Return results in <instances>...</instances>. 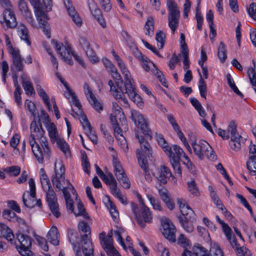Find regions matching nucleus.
Instances as JSON below:
<instances>
[{
    "label": "nucleus",
    "instance_id": "nucleus-1",
    "mask_svg": "<svg viewBox=\"0 0 256 256\" xmlns=\"http://www.w3.org/2000/svg\"><path fill=\"white\" fill-rule=\"evenodd\" d=\"M30 130L29 144L37 160L42 164L44 158L50 159L51 152L48 140L44 136L45 131L42 128L40 118L38 122L35 120L32 122Z\"/></svg>",
    "mask_w": 256,
    "mask_h": 256
},
{
    "label": "nucleus",
    "instance_id": "nucleus-2",
    "mask_svg": "<svg viewBox=\"0 0 256 256\" xmlns=\"http://www.w3.org/2000/svg\"><path fill=\"white\" fill-rule=\"evenodd\" d=\"M30 0L32 5L34 8V13L38 22L40 27L42 28V30L48 38L51 36L50 26L47 22L48 16L44 12L50 11L52 10V2L51 0Z\"/></svg>",
    "mask_w": 256,
    "mask_h": 256
},
{
    "label": "nucleus",
    "instance_id": "nucleus-3",
    "mask_svg": "<svg viewBox=\"0 0 256 256\" xmlns=\"http://www.w3.org/2000/svg\"><path fill=\"white\" fill-rule=\"evenodd\" d=\"M42 187L46 193V200L52 214L58 218L60 216L56 195L53 190L50 180L46 173L40 174Z\"/></svg>",
    "mask_w": 256,
    "mask_h": 256
},
{
    "label": "nucleus",
    "instance_id": "nucleus-4",
    "mask_svg": "<svg viewBox=\"0 0 256 256\" xmlns=\"http://www.w3.org/2000/svg\"><path fill=\"white\" fill-rule=\"evenodd\" d=\"M52 44L54 46L60 56L68 64L72 65L73 64L72 60V56L82 66H84V63L82 58L72 52L69 44H66V46H64L62 43H58L55 40H52Z\"/></svg>",
    "mask_w": 256,
    "mask_h": 256
},
{
    "label": "nucleus",
    "instance_id": "nucleus-5",
    "mask_svg": "<svg viewBox=\"0 0 256 256\" xmlns=\"http://www.w3.org/2000/svg\"><path fill=\"white\" fill-rule=\"evenodd\" d=\"M140 204L142 206V218H141L138 206L134 202L131 203V208L132 212L135 215V218L138 224L142 228H144L146 226L145 222H150L152 221V216L150 208L145 206L143 200L140 195L138 196Z\"/></svg>",
    "mask_w": 256,
    "mask_h": 256
},
{
    "label": "nucleus",
    "instance_id": "nucleus-6",
    "mask_svg": "<svg viewBox=\"0 0 256 256\" xmlns=\"http://www.w3.org/2000/svg\"><path fill=\"white\" fill-rule=\"evenodd\" d=\"M136 137L138 140L140 148L136 150V156L138 161V164H142L145 168L144 164V162H148L146 158L152 157V149L150 143L144 138L142 136H138L137 134H136ZM152 160V159H150Z\"/></svg>",
    "mask_w": 256,
    "mask_h": 256
},
{
    "label": "nucleus",
    "instance_id": "nucleus-7",
    "mask_svg": "<svg viewBox=\"0 0 256 256\" xmlns=\"http://www.w3.org/2000/svg\"><path fill=\"white\" fill-rule=\"evenodd\" d=\"M192 146L194 154L199 159L202 160L204 158H207L211 160L216 159L214 150L207 142L201 140L198 142L192 143Z\"/></svg>",
    "mask_w": 256,
    "mask_h": 256
},
{
    "label": "nucleus",
    "instance_id": "nucleus-8",
    "mask_svg": "<svg viewBox=\"0 0 256 256\" xmlns=\"http://www.w3.org/2000/svg\"><path fill=\"white\" fill-rule=\"evenodd\" d=\"M16 240L18 244L16 243V244L13 245L16 248L19 254L22 256H30L32 255V252L30 250L32 247V239L30 238L23 234H16Z\"/></svg>",
    "mask_w": 256,
    "mask_h": 256
},
{
    "label": "nucleus",
    "instance_id": "nucleus-9",
    "mask_svg": "<svg viewBox=\"0 0 256 256\" xmlns=\"http://www.w3.org/2000/svg\"><path fill=\"white\" fill-rule=\"evenodd\" d=\"M166 6L169 12L168 18V26L174 34L178 26L180 11L178 9L177 4L174 0H167Z\"/></svg>",
    "mask_w": 256,
    "mask_h": 256
},
{
    "label": "nucleus",
    "instance_id": "nucleus-10",
    "mask_svg": "<svg viewBox=\"0 0 256 256\" xmlns=\"http://www.w3.org/2000/svg\"><path fill=\"white\" fill-rule=\"evenodd\" d=\"M110 119L116 138L118 140H121V144L126 145L128 148L126 140L122 134V130L120 126V122H122V121L125 122L126 121L124 114L120 112H118V115L114 116L112 114Z\"/></svg>",
    "mask_w": 256,
    "mask_h": 256
},
{
    "label": "nucleus",
    "instance_id": "nucleus-11",
    "mask_svg": "<svg viewBox=\"0 0 256 256\" xmlns=\"http://www.w3.org/2000/svg\"><path fill=\"white\" fill-rule=\"evenodd\" d=\"M5 8L3 13L2 17L0 20V22L2 25L6 26V28L14 29L18 26V22L14 12L12 9V6L10 4H8Z\"/></svg>",
    "mask_w": 256,
    "mask_h": 256
},
{
    "label": "nucleus",
    "instance_id": "nucleus-12",
    "mask_svg": "<svg viewBox=\"0 0 256 256\" xmlns=\"http://www.w3.org/2000/svg\"><path fill=\"white\" fill-rule=\"evenodd\" d=\"M131 118L136 126L142 130L144 135L149 137L150 139L151 140L152 138V132L148 128L147 122L144 116L136 110H132Z\"/></svg>",
    "mask_w": 256,
    "mask_h": 256
},
{
    "label": "nucleus",
    "instance_id": "nucleus-13",
    "mask_svg": "<svg viewBox=\"0 0 256 256\" xmlns=\"http://www.w3.org/2000/svg\"><path fill=\"white\" fill-rule=\"evenodd\" d=\"M30 191L26 190L22 195V201L24 205L28 208L35 206L36 200V188L34 180L30 178L28 180Z\"/></svg>",
    "mask_w": 256,
    "mask_h": 256
},
{
    "label": "nucleus",
    "instance_id": "nucleus-14",
    "mask_svg": "<svg viewBox=\"0 0 256 256\" xmlns=\"http://www.w3.org/2000/svg\"><path fill=\"white\" fill-rule=\"evenodd\" d=\"M52 182L54 186L60 190L65 182V167L62 164H59L58 168L56 163L54 164V174L52 176Z\"/></svg>",
    "mask_w": 256,
    "mask_h": 256
},
{
    "label": "nucleus",
    "instance_id": "nucleus-15",
    "mask_svg": "<svg viewBox=\"0 0 256 256\" xmlns=\"http://www.w3.org/2000/svg\"><path fill=\"white\" fill-rule=\"evenodd\" d=\"M108 85L110 87V92L112 96L117 100L120 104L125 107L128 106V100L124 96V87H118L114 86V82L112 80L108 82Z\"/></svg>",
    "mask_w": 256,
    "mask_h": 256
},
{
    "label": "nucleus",
    "instance_id": "nucleus-16",
    "mask_svg": "<svg viewBox=\"0 0 256 256\" xmlns=\"http://www.w3.org/2000/svg\"><path fill=\"white\" fill-rule=\"evenodd\" d=\"M162 224L163 228L162 234L164 237L170 241L175 242L176 229L172 222L164 218L162 220Z\"/></svg>",
    "mask_w": 256,
    "mask_h": 256
},
{
    "label": "nucleus",
    "instance_id": "nucleus-17",
    "mask_svg": "<svg viewBox=\"0 0 256 256\" xmlns=\"http://www.w3.org/2000/svg\"><path fill=\"white\" fill-rule=\"evenodd\" d=\"M10 50L12 57V64L11 66L12 70L22 72L24 69L23 60L18 49L11 48Z\"/></svg>",
    "mask_w": 256,
    "mask_h": 256
},
{
    "label": "nucleus",
    "instance_id": "nucleus-18",
    "mask_svg": "<svg viewBox=\"0 0 256 256\" xmlns=\"http://www.w3.org/2000/svg\"><path fill=\"white\" fill-rule=\"evenodd\" d=\"M176 202L179 206L181 214L182 215V216H181L183 218L189 220L195 219L194 212L186 204V201L184 200L182 198H178Z\"/></svg>",
    "mask_w": 256,
    "mask_h": 256
},
{
    "label": "nucleus",
    "instance_id": "nucleus-19",
    "mask_svg": "<svg viewBox=\"0 0 256 256\" xmlns=\"http://www.w3.org/2000/svg\"><path fill=\"white\" fill-rule=\"evenodd\" d=\"M84 94H86L89 102L96 110L100 112L103 109L102 106V104L98 101L94 94L90 89L88 84L86 83H85L84 85Z\"/></svg>",
    "mask_w": 256,
    "mask_h": 256
},
{
    "label": "nucleus",
    "instance_id": "nucleus-20",
    "mask_svg": "<svg viewBox=\"0 0 256 256\" xmlns=\"http://www.w3.org/2000/svg\"><path fill=\"white\" fill-rule=\"evenodd\" d=\"M80 122L83 128L86 130V134L88 136L90 140L94 144H97L98 137L96 135L95 131L90 125L86 116L82 115L80 118Z\"/></svg>",
    "mask_w": 256,
    "mask_h": 256
},
{
    "label": "nucleus",
    "instance_id": "nucleus-21",
    "mask_svg": "<svg viewBox=\"0 0 256 256\" xmlns=\"http://www.w3.org/2000/svg\"><path fill=\"white\" fill-rule=\"evenodd\" d=\"M125 93L128 94L130 98L136 103L138 106H141L142 104V99L140 96L136 93L135 86L132 82L128 84H124Z\"/></svg>",
    "mask_w": 256,
    "mask_h": 256
},
{
    "label": "nucleus",
    "instance_id": "nucleus-22",
    "mask_svg": "<svg viewBox=\"0 0 256 256\" xmlns=\"http://www.w3.org/2000/svg\"><path fill=\"white\" fill-rule=\"evenodd\" d=\"M82 250L84 256H94V247L87 234L81 236Z\"/></svg>",
    "mask_w": 256,
    "mask_h": 256
},
{
    "label": "nucleus",
    "instance_id": "nucleus-23",
    "mask_svg": "<svg viewBox=\"0 0 256 256\" xmlns=\"http://www.w3.org/2000/svg\"><path fill=\"white\" fill-rule=\"evenodd\" d=\"M165 153L170 160H180V156L185 154L184 150L178 145L174 144L172 148L170 147L165 150Z\"/></svg>",
    "mask_w": 256,
    "mask_h": 256
},
{
    "label": "nucleus",
    "instance_id": "nucleus-24",
    "mask_svg": "<svg viewBox=\"0 0 256 256\" xmlns=\"http://www.w3.org/2000/svg\"><path fill=\"white\" fill-rule=\"evenodd\" d=\"M18 7L28 22L34 26V19L32 16L30 11L28 9L25 0H19Z\"/></svg>",
    "mask_w": 256,
    "mask_h": 256
},
{
    "label": "nucleus",
    "instance_id": "nucleus-25",
    "mask_svg": "<svg viewBox=\"0 0 256 256\" xmlns=\"http://www.w3.org/2000/svg\"><path fill=\"white\" fill-rule=\"evenodd\" d=\"M171 176L172 173L170 169L165 166H160L159 174L156 178L160 184H164L167 183L168 180Z\"/></svg>",
    "mask_w": 256,
    "mask_h": 256
},
{
    "label": "nucleus",
    "instance_id": "nucleus-26",
    "mask_svg": "<svg viewBox=\"0 0 256 256\" xmlns=\"http://www.w3.org/2000/svg\"><path fill=\"white\" fill-rule=\"evenodd\" d=\"M0 232L2 236L12 244H16V240L12 230L4 224H0Z\"/></svg>",
    "mask_w": 256,
    "mask_h": 256
},
{
    "label": "nucleus",
    "instance_id": "nucleus-27",
    "mask_svg": "<svg viewBox=\"0 0 256 256\" xmlns=\"http://www.w3.org/2000/svg\"><path fill=\"white\" fill-rule=\"evenodd\" d=\"M18 33L21 40H24L28 46H30L31 42L28 30L23 24L20 23L18 27Z\"/></svg>",
    "mask_w": 256,
    "mask_h": 256
},
{
    "label": "nucleus",
    "instance_id": "nucleus-28",
    "mask_svg": "<svg viewBox=\"0 0 256 256\" xmlns=\"http://www.w3.org/2000/svg\"><path fill=\"white\" fill-rule=\"evenodd\" d=\"M230 244L234 249L238 256H248L250 254V250L246 247L240 246L236 238L232 239V242Z\"/></svg>",
    "mask_w": 256,
    "mask_h": 256
},
{
    "label": "nucleus",
    "instance_id": "nucleus-29",
    "mask_svg": "<svg viewBox=\"0 0 256 256\" xmlns=\"http://www.w3.org/2000/svg\"><path fill=\"white\" fill-rule=\"evenodd\" d=\"M124 34L126 36V41H130V42L129 47L130 50L131 52L136 58H138L140 61L144 58L145 56L143 55L142 54V52L138 50V48L135 46L134 42L131 41L130 36H129L126 32H124Z\"/></svg>",
    "mask_w": 256,
    "mask_h": 256
},
{
    "label": "nucleus",
    "instance_id": "nucleus-30",
    "mask_svg": "<svg viewBox=\"0 0 256 256\" xmlns=\"http://www.w3.org/2000/svg\"><path fill=\"white\" fill-rule=\"evenodd\" d=\"M12 78L14 82V85L16 88L14 92V97L15 99V102H16L17 104L20 106L22 104L20 88L18 84V76L16 74H12Z\"/></svg>",
    "mask_w": 256,
    "mask_h": 256
},
{
    "label": "nucleus",
    "instance_id": "nucleus-31",
    "mask_svg": "<svg viewBox=\"0 0 256 256\" xmlns=\"http://www.w3.org/2000/svg\"><path fill=\"white\" fill-rule=\"evenodd\" d=\"M178 218L182 226L186 232L190 233L194 231V226L193 225V222L195 220L196 218L189 220L183 218L180 216H179Z\"/></svg>",
    "mask_w": 256,
    "mask_h": 256
},
{
    "label": "nucleus",
    "instance_id": "nucleus-32",
    "mask_svg": "<svg viewBox=\"0 0 256 256\" xmlns=\"http://www.w3.org/2000/svg\"><path fill=\"white\" fill-rule=\"evenodd\" d=\"M196 254L192 253L190 251L185 249L182 254V256H210V252L206 248L200 246L198 247Z\"/></svg>",
    "mask_w": 256,
    "mask_h": 256
},
{
    "label": "nucleus",
    "instance_id": "nucleus-33",
    "mask_svg": "<svg viewBox=\"0 0 256 256\" xmlns=\"http://www.w3.org/2000/svg\"><path fill=\"white\" fill-rule=\"evenodd\" d=\"M58 230L56 226H52L48 233L46 238L51 244L54 246H58L59 244L58 240Z\"/></svg>",
    "mask_w": 256,
    "mask_h": 256
},
{
    "label": "nucleus",
    "instance_id": "nucleus-34",
    "mask_svg": "<svg viewBox=\"0 0 256 256\" xmlns=\"http://www.w3.org/2000/svg\"><path fill=\"white\" fill-rule=\"evenodd\" d=\"M46 128L49 136L52 141H56L60 138L57 133L56 128L53 122L47 124Z\"/></svg>",
    "mask_w": 256,
    "mask_h": 256
},
{
    "label": "nucleus",
    "instance_id": "nucleus-35",
    "mask_svg": "<svg viewBox=\"0 0 256 256\" xmlns=\"http://www.w3.org/2000/svg\"><path fill=\"white\" fill-rule=\"evenodd\" d=\"M88 5L92 14L96 19L102 16L100 10L97 8L96 4L94 0H88Z\"/></svg>",
    "mask_w": 256,
    "mask_h": 256
},
{
    "label": "nucleus",
    "instance_id": "nucleus-36",
    "mask_svg": "<svg viewBox=\"0 0 256 256\" xmlns=\"http://www.w3.org/2000/svg\"><path fill=\"white\" fill-rule=\"evenodd\" d=\"M246 167L250 174H256V154L250 156L248 160L246 162Z\"/></svg>",
    "mask_w": 256,
    "mask_h": 256
},
{
    "label": "nucleus",
    "instance_id": "nucleus-37",
    "mask_svg": "<svg viewBox=\"0 0 256 256\" xmlns=\"http://www.w3.org/2000/svg\"><path fill=\"white\" fill-rule=\"evenodd\" d=\"M144 28L146 30V34L152 36L154 34V19L152 16H148Z\"/></svg>",
    "mask_w": 256,
    "mask_h": 256
},
{
    "label": "nucleus",
    "instance_id": "nucleus-38",
    "mask_svg": "<svg viewBox=\"0 0 256 256\" xmlns=\"http://www.w3.org/2000/svg\"><path fill=\"white\" fill-rule=\"evenodd\" d=\"M68 236L69 241L72 246L74 250H75L76 246H79L77 242L78 238V234L76 231L70 230H68Z\"/></svg>",
    "mask_w": 256,
    "mask_h": 256
},
{
    "label": "nucleus",
    "instance_id": "nucleus-39",
    "mask_svg": "<svg viewBox=\"0 0 256 256\" xmlns=\"http://www.w3.org/2000/svg\"><path fill=\"white\" fill-rule=\"evenodd\" d=\"M190 101L192 104L198 112L200 116L204 118L206 116V114L204 110L202 108L201 104L197 100V98H192L190 100Z\"/></svg>",
    "mask_w": 256,
    "mask_h": 256
},
{
    "label": "nucleus",
    "instance_id": "nucleus-40",
    "mask_svg": "<svg viewBox=\"0 0 256 256\" xmlns=\"http://www.w3.org/2000/svg\"><path fill=\"white\" fill-rule=\"evenodd\" d=\"M218 56L220 58V60L222 63L226 61L227 58L226 46L222 42H221L220 43L218 50Z\"/></svg>",
    "mask_w": 256,
    "mask_h": 256
},
{
    "label": "nucleus",
    "instance_id": "nucleus-41",
    "mask_svg": "<svg viewBox=\"0 0 256 256\" xmlns=\"http://www.w3.org/2000/svg\"><path fill=\"white\" fill-rule=\"evenodd\" d=\"M199 74L200 76V78L198 81V89L200 93L202 98L206 99V95L208 92L206 84L204 78H202L200 73Z\"/></svg>",
    "mask_w": 256,
    "mask_h": 256
},
{
    "label": "nucleus",
    "instance_id": "nucleus-42",
    "mask_svg": "<svg viewBox=\"0 0 256 256\" xmlns=\"http://www.w3.org/2000/svg\"><path fill=\"white\" fill-rule=\"evenodd\" d=\"M118 64L120 68V69L121 72H122V74L124 76V78L125 80L124 84H128V82H129L130 83L132 82V78H131L130 72L126 67L124 64L123 62V61L120 62Z\"/></svg>",
    "mask_w": 256,
    "mask_h": 256
},
{
    "label": "nucleus",
    "instance_id": "nucleus-43",
    "mask_svg": "<svg viewBox=\"0 0 256 256\" xmlns=\"http://www.w3.org/2000/svg\"><path fill=\"white\" fill-rule=\"evenodd\" d=\"M113 166L114 174L116 178L125 174L124 170L120 162L116 158H114L113 160Z\"/></svg>",
    "mask_w": 256,
    "mask_h": 256
},
{
    "label": "nucleus",
    "instance_id": "nucleus-44",
    "mask_svg": "<svg viewBox=\"0 0 256 256\" xmlns=\"http://www.w3.org/2000/svg\"><path fill=\"white\" fill-rule=\"evenodd\" d=\"M166 39L165 34L161 30L156 32V40L157 42L158 46L160 49H162Z\"/></svg>",
    "mask_w": 256,
    "mask_h": 256
},
{
    "label": "nucleus",
    "instance_id": "nucleus-45",
    "mask_svg": "<svg viewBox=\"0 0 256 256\" xmlns=\"http://www.w3.org/2000/svg\"><path fill=\"white\" fill-rule=\"evenodd\" d=\"M56 142L60 150L65 154H70V150L68 144L64 140L59 138Z\"/></svg>",
    "mask_w": 256,
    "mask_h": 256
},
{
    "label": "nucleus",
    "instance_id": "nucleus-46",
    "mask_svg": "<svg viewBox=\"0 0 256 256\" xmlns=\"http://www.w3.org/2000/svg\"><path fill=\"white\" fill-rule=\"evenodd\" d=\"M4 172L10 176H16L20 174V168L17 166H12L6 168Z\"/></svg>",
    "mask_w": 256,
    "mask_h": 256
},
{
    "label": "nucleus",
    "instance_id": "nucleus-47",
    "mask_svg": "<svg viewBox=\"0 0 256 256\" xmlns=\"http://www.w3.org/2000/svg\"><path fill=\"white\" fill-rule=\"evenodd\" d=\"M170 164L174 170L175 174L177 176H182V169L180 165V160H170Z\"/></svg>",
    "mask_w": 256,
    "mask_h": 256
},
{
    "label": "nucleus",
    "instance_id": "nucleus-48",
    "mask_svg": "<svg viewBox=\"0 0 256 256\" xmlns=\"http://www.w3.org/2000/svg\"><path fill=\"white\" fill-rule=\"evenodd\" d=\"M188 188L191 194L195 196H198L200 194L198 189L194 180L188 182Z\"/></svg>",
    "mask_w": 256,
    "mask_h": 256
},
{
    "label": "nucleus",
    "instance_id": "nucleus-49",
    "mask_svg": "<svg viewBox=\"0 0 256 256\" xmlns=\"http://www.w3.org/2000/svg\"><path fill=\"white\" fill-rule=\"evenodd\" d=\"M222 229L224 233V234L227 240L230 244H232V239L236 238L234 236L232 237V229L227 224H225L222 226Z\"/></svg>",
    "mask_w": 256,
    "mask_h": 256
},
{
    "label": "nucleus",
    "instance_id": "nucleus-50",
    "mask_svg": "<svg viewBox=\"0 0 256 256\" xmlns=\"http://www.w3.org/2000/svg\"><path fill=\"white\" fill-rule=\"evenodd\" d=\"M248 76L252 85L254 86V90L256 92V72L254 69H248Z\"/></svg>",
    "mask_w": 256,
    "mask_h": 256
},
{
    "label": "nucleus",
    "instance_id": "nucleus-51",
    "mask_svg": "<svg viewBox=\"0 0 256 256\" xmlns=\"http://www.w3.org/2000/svg\"><path fill=\"white\" fill-rule=\"evenodd\" d=\"M78 228L80 232H84L85 234H87L88 236V235H90L91 233L90 226L87 222L84 221H81L78 223Z\"/></svg>",
    "mask_w": 256,
    "mask_h": 256
},
{
    "label": "nucleus",
    "instance_id": "nucleus-52",
    "mask_svg": "<svg viewBox=\"0 0 256 256\" xmlns=\"http://www.w3.org/2000/svg\"><path fill=\"white\" fill-rule=\"evenodd\" d=\"M78 214H75L76 216H81L86 219L90 220V216L86 212L82 203L81 202H79L78 204Z\"/></svg>",
    "mask_w": 256,
    "mask_h": 256
},
{
    "label": "nucleus",
    "instance_id": "nucleus-53",
    "mask_svg": "<svg viewBox=\"0 0 256 256\" xmlns=\"http://www.w3.org/2000/svg\"><path fill=\"white\" fill-rule=\"evenodd\" d=\"M117 180L124 188H130V182L126 174L117 178Z\"/></svg>",
    "mask_w": 256,
    "mask_h": 256
},
{
    "label": "nucleus",
    "instance_id": "nucleus-54",
    "mask_svg": "<svg viewBox=\"0 0 256 256\" xmlns=\"http://www.w3.org/2000/svg\"><path fill=\"white\" fill-rule=\"evenodd\" d=\"M84 51L88 58L92 63H96L98 61V58L96 56L95 52L91 47L86 49Z\"/></svg>",
    "mask_w": 256,
    "mask_h": 256
},
{
    "label": "nucleus",
    "instance_id": "nucleus-55",
    "mask_svg": "<svg viewBox=\"0 0 256 256\" xmlns=\"http://www.w3.org/2000/svg\"><path fill=\"white\" fill-rule=\"evenodd\" d=\"M22 86L26 94L32 95L34 93V88L32 83L28 80L22 81Z\"/></svg>",
    "mask_w": 256,
    "mask_h": 256
},
{
    "label": "nucleus",
    "instance_id": "nucleus-56",
    "mask_svg": "<svg viewBox=\"0 0 256 256\" xmlns=\"http://www.w3.org/2000/svg\"><path fill=\"white\" fill-rule=\"evenodd\" d=\"M155 249L161 256H170L168 249L162 244L158 243L155 247Z\"/></svg>",
    "mask_w": 256,
    "mask_h": 256
},
{
    "label": "nucleus",
    "instance_id": "nucleus-57",
    "mask_svg": "<svg viewBox=\"0 0 256 256\" xmlns=\"http://www.w3.org/2000/svg\"><path fill=\"white\" fill-rule=\"evenodd\" d=\"M156 138L158 144L162 147L164 151L165 152V150L167 148H169L170 146H168V144L164 137L161 134H156Z\"/></svg>",
    "mask_w": 256,
    "mask_h": 256
},
{
    "label": "nucleus",
    "instance_id": "nucleus-58",
    "mask_svg": "<svg viewBox=\"0 0 256 256\" xmlns=\"http://www.w3.org/2000/svg\"><path fill=\"white\" fill-rule=\"evenodd\" d=\"M109 72L115 81L116 84H114V86H118V87H120L119 83L122 82V80L120 74L118 72L117 68H115L114 69V70H110Z\"/></svg>",
    "mask_w": 256,
    "mask_h": 256
},
{
    "label": "nucleus",
    "instance_id": "nucleus-59",
    "mask_svg": "<svg viewBox=\"0 0 256 256\" xmlns=\"http://www.w3.org/2000/svg\"><path fill=\"white\" fill-rule=\"evenodd\" d=\"M2 216L4 218L10 221H14L18 218L16 214L10 210H4L3 212Z\"/></svg>",
    "mask_w": 256,
    "mask_h": 256
},
{
    "label": "nucleus",
    "instance_id": "nucleus-60",
    "mask_svg": "<svg viewBox=\"0 0 256 256\" xmlns=\"http://www.w3.org/2000/svg\"><path fill=\"white\" fill-rule=\"evenodd\" d=\"M82 166L83 167V169L84 172L89 174L90 172V164L88 161V158L86 154L82 155Z\"/></svg>",
    "mask_w": 256,
    "mask_h": 256
},
{
    "label": "nucleus",
    "instance_id": "nucleus-61",
    "mask_svg": "<svg viewBox=\"0 0 256 256\" xmlns=\"http://www.w3.org/2000/svg\"><path fill=\"white\" fill-rule=\"evenodd\" d=\"M64 2L68 12L70 16H72V15L76 14L77 13L74 8L72 6L70 0H64Z\"/></svg>",
    "mask_w": 256,
    "mask_h": 256
},
{
    "label": "nucleus",
    "instance_id": "nucleus-62",
    "mask_svg": "<svg viewBox=\"0 0 256 256\" xmlns=\"http://www.w3.org/2000/svg\"><path fill=\"white\" fill-rule=\"evenodd\" d=\"M156 188L158 189V194L162 200L170 196L168 190L165 188L161 186L160 184L156 185Z\"/></svg>",
    "mask_w": 256,
    "mask_h": 256
},
{
    "label": "nucleus",
    "instance_id": "nucleus-63",
    "mask_svg": "<svg viewBox=\"0 0 256 256\" xmlns=\"http://www.w3.org/2000/svg\"><path fill=\"white\" fill-rule=\"evenodd\" d=\"M210 252L213 256H224L222 250L218 244H214L212 246Z\"/></svg>",
    "mask_w": 256,
    "mask_h": 256
},
{
    "label": "nucleus",
    "instance_id": "nucleus-64",
    "mask_svg": "<svg viewBox=\"0 0 256 256\" xmlns=\"http://www.w3.org/2000/svg\"><path fill=\"white\" fill-rule=\"evenodd\" d=\"M248 12L250 17L256 21V4L252 2L248 9Z\"/></svg>",
    "mask_w": 256,
    "mask_h": 256
}]
</instances>
